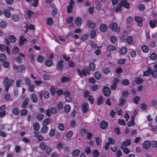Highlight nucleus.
I'll return each mask as SVG.
<instances>
[{"label":"nucleus","instance_id":"obj_9","mask_svg":"<svg viewBox=\"0 0 157 157\" xmlns=\"http://www.w3.org/2000/svg\"><path fill=\"white\" fill-rule=\"evenodd\" d=\"M31 99L32 102L34 103H36L38 101L37 97L35 94H32L31 96Z\"/></svg>","mask_w":157,"mask_h":157},{"label":"nucleus","instance_id":"obj_4","mask_svg":"<svg viewBox=\"0 0 157 157\" xmlns=\"http://www.w3.org/2000/svg\"><path fill=\"white\" fill-rule=\"evenodd\" d=\"M102 91L104 95L107 97L109 96L111 93L110 90L109 88L107 87H104Z\"/></svg>","mask_w":157,"mask_h":157},{"label":"nucleus","instance_id":"obj_25","mask_svg":"<svg viewBox=\"0 0 157 157\" xmlns=\"http://www.w3.org/2000/svg\"><path fill=\"white\" fill-rule=\"evenodd\" d=\"M9 38L10 42L12 43H14L17 40L16 37L13 35L10 36Z\"/></svg>","mask_w":157,"mask_h":157},{"label":"nucleus","instance_id":"obj_8","mask_svg":"<svg viewBox=\"0 0 157 157\" xmlns=\"http://www.w3.org/2000/svg\"><path fill=\"white\" fill-rule=\"evenodd\" d=\"M63 61L61 59L58 61L57 65L56 67L57 69L59 70H61L63 69Z\"/></svg>","mask_w":157,"mask_h":157},{"label":"nucleus","instance_id":"obj_28","mask_svg":"<svg viewBox=\"0 0 157 157\" xmlns=\"http://www.w3.org/2000/svg\"><path fill=\"white\" fill-rule=\"evenodd\" d=\"M48 127L47 126H44L42 128L41 132L43 133H46L47 132Z\"/></svg>","mask_w":157,"mask_h":157},{"label":"nucleus","instance_id":"obj_12","mask_svg":"<svg viewBox=\"0 0 157 157\" xmlns=\"http://www.w3.org/2000/svg\"><path fill=\"white\" fill-rule=\"evenodd\" d=\"M127 51V48L124 47L120 49L119 51V53L121 55H124L126 53Z\"/></svg>","mask_w":157,"mask_h":157},{"label":"nucleus","instance_id":"obj_64","mask_svg":"<svg viewBox=\"0 0 157 157\" xmlns=\"http://www.w3.org/2000/svg\"><path fill=\"white\" fill-rule=\"evenodd\" d=\"M151 144L153 147H157V141L155 140L152 141L151 142Z\"/></svg>","mask_w":157,"mask_h":157},{"label":"nucleus","instance_id":"obj_42","mask_svg":"<svg viewBox=\"0 0 157 157\" xmlns=\"http://www.w3.org/2000/svg\"><path fill=\"white\" fill-rule=\"evenodd\" d=\"M101 30L103 32H105L107 30V27L104 24H102L100 27Z\"/></svg>","mask_w":157,"mask_h":157},{"label":"nucleus","instance_id":"obj_43","mask_svg":"<svg viewBox=\"0 0 157 157\" xmlns=\"http://www.w3.org/2000/svg\"><path fill=\"white\" fill-rule=\"evenodd\" d=\"M121 148L123 150V152L126 154H128L130 152V150L126 147H121Z\"/></svg>","mask_w":157,"mask_h":157},{"label":"nucleus","instance_id":"obj_2","mask_svg":"<svg viewBox=\"0 0 157 157\" xmlns=\"http://www.w3.org/2000/svg\"><path fill=\"white\" fill-rule=\"evenodd\" d=\"M109 28L110 29L115 32H119L120 31L119 28L117 27V24L116 22H112L109 25Z\"/></svg>","mask_w":157,"mask_h":157},{"label":"nucleus","instance_id":"obj_13","mask_svg":"<svg viewBox=\"0 0 157 157\" xmlns=\"http://www.w3.org/2000/svg\"><path fill=\"white\" fill-rule=\"evenodd\" d=\"M151 143L150 141H145L143 144V147L145 149H147L150 147Z\"/></svg>","mask_w":157,"mask_h":157},{"label":"nucleus","instance_id":"obj_10","mask_svg":"<svg viewBox=\"0 0 157 157\" xmlns=\"http://www.w3.org/2000/svg\"><path fill=\"white\" fill-rule=\"evenodd\" d=\"M150 25L151 27L152 28L155 27L157 24V20L155 19L153 20H151L150 21Z\"/></svg>","mask_w":157,"mask_h":157},{"label":"nucleus","instance_id":"obj_34","mask_svg":"<svg viewBox=\"0 0 157 157\" xmlns=\"http://www.w3.org/2000/svg\"><path fill=\"white\" fill-rule=\"evenodd\" d=\"M94 77L97 79H100L101 77L100 73L99 71H96L94 74Z\"/></svg>","mask_w":157,"mask_h":157},{"label":"nucleus","instance_id":"obj_57","mask_svg":"<svg viewBox=\"0 0 157 157\" xmlns=\"http://www.w3.org/2000/svg\"><path fill=\"white\" fill-rule=\"evenodd\" d=\"M93 156L95 157H97L99 156V153L97 150H94L93 151Z\"/></svg>","mask_w":157,"mask_h":157},{"label":"nucleus","instance_id":"obj_26","mask_svg":"<svg viewBox=\"0 0 157 157\" xmlns=\"http://www.w3.org/2000/svg\"><path fill=\"white\" fill-rule=\"evenodd\" d=\"M89 68L90 70L92 71H94L95 69V64L92 63H90L89 64Z\"/></svg>","mask_w":157,"mask_h":157},{"label":"nucleus","instance_id":"obj_27","mask_svg":"<svg viewBox=\"0 0 157 157\" xmlns=\"http://www.w3.org/2000/svg\"><path fill=\"white\" fill-rule=\"evenodd\" d=\"M53 62L52 60L47 59L45 61V64L48 67L51 66Z\"/></svg>","mask_w":157,"mask_h":157},{"label":"nucleus","instance_id":"obj_63","mask_svg":"<svg viewBox=\"0 0 157 157\" xmlns=\"http://www.w3.org/2000/svg\"><path fill=\"white\" fill-rule=\"evenodd\" d=\"M109 143L110 144H113L115 143V141L114 140L112 137H109L108 138Z\"/></svg>","mask_w":157,"mask_h":157},{"label":"nucleus","instance_id":"obj_33","mask_svg":"<svg viewBox=\"0 0 157 157\" xmlns=\"http://www.w3.org/2000/svg\"><path fill=\"white\" fill-rule=\"evenodd\" d=\"M134 118L133 117H131V121L129 122L128 124V126L129 127L133 126L134 125Z\"/></svg>","mask_w":157,"mask_h":157},{"label":"nucleus","instance_id":"obj_6","mask_svg":"<svg viewBox=\"0 0 157 157\" xmlns=\"http://www.w3.org/2000/svg\"><path fill=\"white\" fill-rule=\"evenodd\" d=\"M89 109L88 105L87 103L84 102L82 104V110L83 113H86Z\"/></svg>","mask_w":157,"mask_h":157},{"label":"nucleus","instance_id":"obj_30","mask_svg":"<svg viewBox=\"0 0 157 157\" xmlns=\"http://www.w3.org/2000/svg\"><path fill=\"white\" fill-rule=\"evenodd\" d=\"M12 112L15 115H17L20 112V110L17 107H15L13 109Z\"/></svg>","mask_w":157,"mask_h":157},{"label":"nucleus","instance_id":"obj_55","mask_svg":"<svg viewBox=\"0 0 157 157\" xmlns=\"http://www.w3.org/2000/svg\"><path fill=\"white\" fill-rule=\"evenodd\" d=\"M140 100V97L138 96H136L134 98V101L136 104H137Z\"/></svg>","mask_w":157,"mask_h":157},{"label":"nucleus","instance_id":"obj_56","mask_svg":"<svg viewBox=\"0 0 157 157\" xmlns=\"http://www.w3.org/2000/svg\"><path fill=\"white\" fill-rule=\"evenodd\" d=\"M96 34V32L94 30H93L91 31L90 36L92 39H93L95 37Z\"/></svg>","mask_w":157,"mask_h":157},{"label":"nucleus","instance_id":"obj_54","mask_svg":"<svg viewBox=\"0 0 157 157\" xmlns=\"http://www.w3.org/2000/svg\"><path fill=\"white\" fill-rule=\"evenodd\" d=\"M88 131L87 130L85 129V128H82L80 131V133L81 134V135L82 136H84V135L85 134H87Z\"/></svg>","mask_w":157,"mask_h":157},{"label":"nucleus","instance_id":"obj_50","mask_svg":"<svg viewBox=\"0 0 157 157\" xmlns=\"http://www.w3.org/2000/svg\"><path fill=\"white\" fill-rule=\"evenodd\" d=\"M55 130L54 129H51L49 132V136L50 137H53L55 135Z\"/></svg>","mask_w":157,"mask_h":157},{"label":"nucleus","instance_id":"obj_51","mask_svg":"<svg viewBox=\"0 0 157 157\" xmlns=\"http://www.w3.org/2000/svg\"><path fill=\"white\" fill-rule=\"evenodd\" d=\"M130 54L131 57L132 58L135 57L136 55V51L134 50H132L130 52Z\"/></svg>","mask_w":157,"mask_h":157},{"label":"nucleus","instance_id":"obj_22","mask_svg":"<svg viewBox=\"0 0 157 157\" xmlns=\"http://www.w3.org/2000/svg\"><path fill=\"white\" fill-rule=\"evenodd\" d=\"M7 58V56L4 53H2L0 54V61L4 62L5 61Z\"/></svg>","mask_w":157,"mask_h":157},{"label":"nucleus","instance_id":"obj_31","mask_svg":"<svg viewBox=\"0 0 157 157\" xmlns=\"http://www.w3.org/2000/svg\"><path fill=\"white\" fill-rule=\"evenodd\" d=\"M53 22L52 19L51 17H48L46 20V23L49 25H51L53 23Z\"/></svg>","mask_w":157,"mask_h":157},{"label":"nucleus","instance_id":"obj_58","mask_svg":"<svg viewBox=\"0 0 157 157\" xmlns=\"http://www.w3.org/2000/svg\"><path fill=\"white\" fill-rule=\"evenodd\" d=\"M34 86L33 85H30L28 88V90L31 92H33L34 91Z\"/></svg>","mask_w":157,"mask_h":157},{"label":"nucleus","instance_id":"obj_39","mask_svg":"<svg viewBox=\"0 0 157 157\" xmlns=\"http://www.w3.org/2000/svg\"><path fill=\"white\" fill-rule=\"evenodd\" d=\"M80 152V151L78 149H75L72 152V154L74 156H78Z\"/></svg>","mask_w":157,"mask_h":157},{"label":"nucleus","instance_id":"obj_15","mask_svg":"<svg viewBox=\"0 0 157 157\" xmlns=\"http://www.w3.org/2000/svg\"><path fill=\"white\" fill-rule=\"evenodd\" d=\"M24 98L25 100L23 101L21 106L23 108H25L28 104V102L29 101V99L27 97H24Z\"/></svg>","mask_w":157,"mask_h":157},{"label":"nucleus","instance_id":"obj_41","mask_svg":"<svg viewBox=\"0 0 157 157\" xmlns=\"http://www.w3.org/2000/svg\"><path fill=\"white\" fill-rule=\"evenodd\" d=\"M133 39L132 37L128 36L127 37L126 41L128 44H131L132 43Z\"/></svg>","mask_w":157,"mask_h":157},{"label":"nucleus","instance_id":"obj_44","mask_svg":"<svg viewBox=\"0 0 157 157\" xmlns=\"http://www.w3.org/2000/svg\"><path fill=\"white\" fill-rule=\"evenodd\" d=\"M51 7L52 8H54L52 11V14L53 15H54L57 13V10L56 8H54L55 5L53 4H52L51 5Z\"/></svg>","mask_w":157,"mask_h":157},{"label":"nucleus","instance_id":"obj_49","mask_svg":"<svg viewBox=\"0 0 157 157\" xmlns=\"http://www.w3.org/2000/svg\"><path fill=\"white\" fill-rule=\"evenodd\" d=\"M73 134V132L71 131H69L67 134L66 137L67 138L69 139L71 138Z\"/></svg>","mask_w":157,"mask_h":157},{"label":"nucleus","instance_id":"obj_16","mask_svg":"<svg viewBox=\"0 0 157 157\" xmlns=\"http://www.w3.org/2000/svg\"><path fill=\"white\" fill-rule=\"evenodd\" d=\"M19 56H18L16 58V60L17 62L20 63L21 61V57L23 58H24L25 57V55L21 53H19Z\"/></svg>","mask_w":157,"mask_h":157},{"label":"nucleus","instance_id":"obj_18","mask_svg":"<svg viewBox=\"0 0 157 157\" xmlns=\"http://www.w3.org/2000/svg\"><path fill=\"white\" fill-rule=\"evenodd\" d=\"M87 25L88 27L91 29L94 28L95 26V23L90 20L87 22Z\"/></svg>","mask_w":157,"mask_h":157},{"label":"nucleus","instance_id":"obj_5","mask_svg":"<svg viewBox=\"0 0 157 157\" xmlns=\"http://www.w3.org/2000/svg\"><path fill=\"white\" fill-rule=\"evenodd\" d=\"M13 69L17 72H19L23 71L25 69V67L23 65H21L19 67L15 65L13 66Z\"/></svg>","mask_w":157,"mask_h":157},{"label":"nucleus","instance_id":"obj_46","mask_svg":"<svg viewBox=\"0 0 157 157\" xmlns=\"http://www.w3.org/2000/svg\"><path fill=\"white\" fill-rule=\"evenodd\" d=\"M12 19L15 21H19V18L17 15L14 14L12 15Z\"/></svg>","mask_w":157,"mask_h":157},{"label":"nucleus","instance_id":"obj_40","mask_svg":"<svg viewBox=\"0 0 157 157\" xmlns=\"http://www.w3.org/2000/svg\"><path fill=\"white\" fill-rule=\"evenodd\" d=\"M45 58H44L42 56L40 55L37 57V61L39 63H42L44 60Z\"/></svg>","mask_w":157,"mask_h":157},{"label":"nucleus","instance_id":"obj_14","mask_svg":"<svg viewBox=\"0 0 157 157\" xmlns=\"http://www.w3.org/2000/svg\"><path fill=\"white\" fill-rule=\"evenodd\" d=\"M108 123L107 122L103 121L100 124V127L102 129H105L108 126Z\"/></svg>","mask_w":157,"mask_h":157},{"label":"nucleus","instance_id":"obj_29","mask_svg":"<svg viewBox=\"0 0 157 157\" xmlns=\"http://www.w3.org/2000/svg\"><path fill=\"white\" fill-rule=\"evenodd\" d=\"M121 82L123 85L126 86H128L130 83L129 81L126 79H123Z\"/></svg>","mask_w":157,"mask_h":157},{"label":"nucleus","instance_id":"obj_45","mask_svg":"<svg viewBox=\"0 0 157 157\" xmlns=\"http://www.w3.org/2000/svg\"><path fill=\"white\" fill-rule=\"evenodd\" d=\"M50 122V119L49 118H47L44 120L43 122V125L44 126H46V125L49 124Z\"/></svg>","mask_w":157,"mask_h":157},{"label":"nucleus","instance_id":"obj_61","mask_svg":"<svg viewBox=\"0 0 157 157\" xmlns=\"http://www.w3.org/2000/svg\"><path fill=\"white\" fill-rule=\"evenodd\" d=\"M11 145L10 144H7L4 145L3 146L4 148L6 149V150L9 151Z\"/></svg>","mask_w":157,"mask_h":157},{"label":"nucleus","instance_id":"obj_52","mask_svg":"<svg viewBox=\"0 0 157 157\" xmlns=\"http://www.w3.org/2000/svg\"><path fill=\"white\" fill-rule=\"evenodd\" d=\"M70 106L69 105H66L64 107L65 111L66 113L69 112L70 111Z\"/></svg>","mask_w":157,"mask_h":157},{"label":"nucleus","instance_id":"obj_36","mask_svg":"<svg viewBox=\"0 0 157 157\" xmlns=\"http://www.w3.org/2000/svg\"><path fill=\"white\" fill-rule=\"evenodd\" d=\"M46 144L44 142H41L40 145V147L42 150H44L46 147Z\"/></svg>","mask_w":157,"mask_h":157},{"label":"nucleus","instance_id":"obj_48","mask_svg":"<svg viewBox=\"0 0 157 157\" xmlns=\"http://www.w3.org/2000/svg\"><path fill=\"white\" fill-rule=\"evenodd\" d=\"M121 5L120 3L115 8V10L117 12H118L121 10Z\"/></svg>","mask_w":157,"mask_h":157},{"label":"nucleus","instance_id":"obj_38","mask_svg":"<svg viewBox=\"0 0 157 157\" xmlns=\"http://www.w3.org/2000/svg\"><path fill=\"white\" fill-rule=\"evenodd\" d=\"M103 102V99L102 97L101 96L99 97L97 100V104L100 105Z\"/></svg>","mask_w":157,"mask_h":157},{"label":"nucleus","instance_id":"obj_24","mask_svg":"<svg viewBox=\"0 0 157 157\" xmlns=\"http://www.w3.org/2000/svg\"><path fill=\"white\" fill-rule=\"evenodd\" d=\"M141 48L144 52H148L149 49L148 46L145 45H143L141 47Z\"/></svg>","mask_w":157,"mask_h":157},{"label":"nucleus","instance_id":"obj_20","mask_svg":"<svg viewBox=\"0 0 157 157\" xmlns=\"http://www.w3.org/2000/svg\"><path fill=\"white\" fill-rule=\"evenodd\" d=\"M150 130L152 131H157V126L153 125L152 124H150L148 126Z\"/></svg>","mask_w":157,"mask_h":157},{"label":"nucleus","instance_id":"obj_60","mask_svg":"<svg viewBox=\"0 0 157 157\" xmlns=\"http://www.w3.org/2000/svg\"><path fill=\"white\" fill-rule=\"evenodd\" d=\"M21 116H25L28 113V111L25 109H24L21 111Z\"/></svg>","mask_w":157,"mask_h":157},{"label":"nucleus","instance_id":"obj_23","mask_svg":"<svg viewBox=\"0 0 157 157\" xmlns=\"http://www.w3.org/2000/svg\"><path fill=\"white\" fill-rule=\"evenodd\" d=\"M82 23L81 19L80 17L76 18L75 20V23L76 25L79 26Z\"/></svg>","mask_w":157,"mask_h":157},{"label":"nucleus","instance_id":"obj_1","mask_svg":"<svg viewBox=\"0 0 157 157\" xmlns=\"http://www.w3.org/2000/svg\"><path fill=\"white\" fill-rule=\"evenodd\" d=\"M14 83V80L12 79H9L7 77L3 78V84L5 88V90L8 92L10 87L12 86Z\"/></svg>","mask_w":157,"mask_h":157},{"label":"nucleus","instance_id":"obj_32","mask_svg":"<svg viewBox=\"0 0 157 157\" xmlns=\"http://www.w3.org/2000/svg\"><path fill=\"white\" fill-rule=\"evenodd\" d=\"M26 40H27L25 37L23 36H21L20 39V44L21 45H23L25 42L26 41Z\"/></svg>","mask_w":157,"mask_h":157},{"label":"nucleus","instance_id":"obj_53","mask_svg":"<svg viewBox=\"0 0 157 157\" xmlns=\"http://www.w3.org/2000/svg\"><path fill=\"white\" fill-rule=\"evenodd\" d=\"M58 127L60 131H63L64 129V126L62 124H59L58 125Z\"/></svg>","mask_w":157,"mask_h":157},{"label":"nucleus","instance_id":"obj_59","mask_svg":"<svg viewBox=\"0 0 157 157\" xmlns=\"http://www.w3.org/2000/svg\"><path fill=\"white\" fill-rule=\"evenodd\" d=\"M129 95L128 91L127 90H124L122 92V96L123 97H127Z\"/></svg>","mask_w":157,"mask_h":157},{"label":"nucleus","instance_id":"obj_19","mask_svg":"<svg viewBox=\"0 0 157 157\" xmlns=\"http://www.w3.org/2000/svg\"><path fill=\"white\" fill-rule=\"evenodd\" d=\"M130 140L129 139H127L125 141L123 142V144L121 147L127 146L130 145Z\"/></svg>","mask_w":157,"mask_h":157},{"label":"nucleus","instance_id":"obj_21","mask_svg":"<svg viewBox=\"0 0 157 157\" xmlns=\"http://www.w3.org/2000/svg\"><path fill=\"white\" fill-rule=\"evenodd\" d=\"M33 128L35 131H38L40 129V124L36 122L34 123L33 124Z\"/></svg>","mask_w":157,"mask_h":157},{"label":"nucleus","instance_id":"obj_11","mask_svg":"<svg viewBox=\"0 0 157 157\" xmlns=\"http://www.w3.org/2000/svg\"><path fill=\"white\" fill-rule=\"evenodd\" d=\"M135 20L137 23V25L139 26H141L142 25V19L140 17H135Z\"/></svg>","mask_w":157,"mask_h":157},{"label":"nucleus","instance_id":"obj_3","mask_svg":"<svg viewBox=\"0 0 157 157\" xmlns=\"http://www.w3.org/2000/svg\"><path fill=\"white\" fill-rule=\"evenodd\" d=\"M77 71L78 75L81 77H82V75L84 76H86V73H87L88 74H89V73L87 70L86 72L85 68L82 69L81 71V70L79 69H77Z\"/></svg>","mask_w":157,"mask_h":157},{"label":"nucleus","instance_id":"obj_47","mask_svg":"<svg viewBox=\"0 0 157 157\" xmlns=\"http://www.w3.org/2000/svg\"><path fill=\"white\" fill-rule=\"evenodd\" d=\"M143 80L142 79L139 78H136L135 80V82L137 84H140L143 82Z\"/></svg>","mask_w":157,"mask_h":157},{"label":"nucleus","instance_id":"obj_17","mask_svg":"<svg viewBox=\"0 0 157 157\" xmlns=\"http://www.w3.org/2000/svg\"><path fill=\"white\" fill-rule=\"evenodd\" d=\"M3 13L6 17L9 18L10 17L11 14L10 11L5 9L3 11Z\"/></svg>","mask_w":157,"mask_h":157},{"label":"nucleus","instance_id":"obj_37","mask_svg":"<svg viewBox=\"0 0 157 157\" xmlns=\"http://www.w3.org/2000/svg\"><path fill=\"white\" fill-rule=\"evenodd\" d=\"M116 49V48L112 45H109L107 47V50L109 51H115Z\"/></svg>","mask_w":157,"mask_h":157},{"label":"nucleus","instance_id":"obj_7","mask_svg":"<svg viewBox=\"0 0 157 157\" xmlns=\"http://www.w3.org/2000/svg\"><path fill=\"white\" fill-rule=\"evenodd\" d=\"M121 6H124L125 8L128 9L129 7V3H128L127 0H122L120 3Z\"/></svg>","mask_w":157,"mask_h":157},{"label":"nucleus","instance_id":"obj_35","mask_svg":"<svg viewBox=\"0 0 157 157\" xmlns=\"http://www.w3.org/2000/svg\"><path fill=\"white\" fill-rule=\"evenodd\" d=\"M125 101V100L124 98H121L119 99V106H121L124 105Z\"/></svg>","mask_w":157,"mask_h":157},{"label":"nucleus","instance_id":"obj_62","mask_svg":"<svg viewBox=\"0 0 157 157\" xmlns=\"http://www.w3.org/2000/svg\"><path fill=\"white\" fill-rule=\"evenodd\" d=\"M25 83L28 85H30L31 83V81L28 78H25Z\"/></svg>","mask_w":157,"mask_h":157}]
</instances>
